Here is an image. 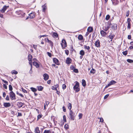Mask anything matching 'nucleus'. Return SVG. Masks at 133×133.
Masks as SVG:
<instances>
[{
    "label": "nucleus",
    "instance_id": "nucleus-1",
    "mask_svg": "<svg viewBox=\"0 0 133 133\" xmlns=\"http://www.w3.org/2000/svg\"><path fill=\"white\" fill-rule=\"evenodd\" d=\"M75 116V113L73 112L72 110H70L69 115V117L72 120H74Z\"/></svg>",
    "mask_w": 133,
    "mask_h": 133
},
{
    "label": "nucleus",
    "instance_id": "nucleus-2",
    "mask_svg": "<svg viewBox=\"0 0 133 133\" xmlns=\"http://www.w3.org/2000/svg\"><path fill=\"white\" fill-rule=\"evenodd\" d=\"M76 84L74 86L73 89L74 90H75L76 92H77L79 91L80 90V89L78 88L79 83L77 81H76Z\"/></svg>",
    "mask_w": 133,
    "mask_h": 133
},
{
    "label": "nucleus",
    "instance_id": "nucleus-3",
    "mask_svg": "<svg viewBox=\"0 0 133 133\" xmlns=\"http://www.w3.org/2000/svg\"><path fill=\"white\" fill-rule=\"evenodd\" d=\"M62 49H64L67 46V44L65 40L63 39L62 40V43H61Z\"/></svg>",
    "mask_w": 133,
    "mask_h": 133
},
{
    "label": "nucleus",
    "instance_id": "nucleus-4",
    "mask_svg": "<svg viewBox=\"0 0 133 133\" xmlns=\"http://www.w3.org/2000/svg\"><path fill=\"white\" fill-rule=\"evenodd\" d=\"M10 97L12 100L15 99V94L12 91L10 92Z\"/></svg>",
    "mask_w": 133,
    "mask_h": 133
},
{
    "label": "nucleus",
    "instance_id": "nucleus-5",
    "mask_svg": "<svg viewBox=\"0 0 133 133\" xmlns=\"http://www.w3.org/2000/svg\"><path fill=\"white\" fill-rule=\"evenodd\" d=\"M28 60L29 61V64L32 67V56L31 54H30L28 55Z\"/></svg>",
    "mask_w": 133,
    "mask_h": 133
},
{
    "label": "nucleus",
    "instance_id": "nucleus-6",
    "mask_svg": "<svg viewBox=\"0 0 133 133\" xmlns=\"http://www.w3.org/2000/svg\"><path fill=\"white\" fill-rule=\"evenodd\" d=\"M95 45L97 47H100V42L98 39H97L95 42Z\"/></svg>",
    "mask_w": 133,
    "mask_h": 133
},
{
    "label": "nucleus",
    "instance_id": "nucleus-7",
    "mask_svg": "<svg viewBox=\"0 0 133 133\" xmlns=\"http://www.w3.org/2000/svg\"><path fill=\"white\" fill-rule=\"evenodd\" d=\"M35 17L34 14L33 13H31L30 14L29 16L26 19L28 18H30V19L34 18Z\"/></svg>",
    "mask_w": 133,
    "mask_h": 133
},
{
    "label": "nucleus",
    "instance_id": "nucleus-8",
    "mask_svg": "<svg viewBox=\"0 0 133 133\" xmlns=\"http://www.w3.org/2000/svg\"><path fill=\"white\" fill-rule=\"evenodd\" d=\"M9 7V6H4L2 9L1 10L2 12L4 13L5 11L6 10V9Z\"/></svg>",
    "mask_w": 133,
    "mask_h": 133
},
{
    "label": "nucleus",
    "instance_id": "nucleus-9",
    "mask_svg": "<svg viewBox=\"0 0 133 133\" xmlns=\"http://www.w3.org/2000/svg\"><path fill=\"white\" fill-rule=\"evenodd\" d=\"M111 25V28L113 29H116L117 28V24H112Z\"/></svg>",
    "mask_w": 133,
    "mask_h": 133
},
{
    "label": "nucleus",
    "instance_id": "nucleus-10",
    "mask_svg": "<svg viewBox=\"0 0 133 133\" xmlns=\"http://www.w3.org/2000/svg\"><path fill=\"white\" fill-rule=\"evenodd\" d=\"M107 24L109 25H107L105 28V31H107L109 28L111 23L110 21H108L107 23Z\"/></svg>",
    "mask_w": 133,
    "mask_h": 133
},
{
    "label": "nucleus",
    "instance_id": "nucleus-11",
    "mask_svg": "<svg viewBox=\"0 0 133 133\" xmlns=\"http://www.w3.org/2000/svg\"><path fill=\"white\" fill-rule=\"evenodd\" d=\"M43 76L44 77V79L45 81L47 80L49 78V76L46 74L45 73L44 74Z\"/></svg>",
    "mask_w": 133,
    "mask_h": 133
},
{
    "label": "nucleus",
    "instance_id": "nucleus-12",
    "mask_svg": "<svg viewBox=\"0 0 133 133\" xmlns=\"http://www.w3.org/2000/svg\"><path fill=\"white\" fill-rule=\"evenodd\" d=\"M100 33L102 37L105 36L107 34V33L106 32L103 30L101 31Z\"/></svg>",
    "mask_w": 133,
    "mask_h": 133
},
{
    "label": "nucleus",
    "instance_id": "nucleus-13",
    "mask_svg": "<svg viewBox=\"0 0 133 133\" xmlns=\"http://www.w3.org/2000/svg\"><path fill=\"white\" fill-rule=\"evenodd\" d=\"M71 59L70 58H67L66 60V63L68 64H69L71 63Z\"/></svg>",
    "mask_w": 133,
    "mask_h": 133
},
{
    "label": "nucleus",
    "instance_id": "nucleus-14",
    "mask_svg": "<svg viewBox=\"0 0 133 133\" xmlns=\"http://www.w3.org/2000/svg\"><path fill=\"white\" fill-rule=\"evenodd\" d=\"M115 35L114 34H111L108 36V37L110 39H111L110 41L112 42V39L115 37Z\"/></svg>",
    "mask_w": 133,
    "mask_h": 133
},
{
    "label": "nucleus",
    "instance_id": "nucleus-15",
    "mask_svg": "<svg viewBox=\"0 0 133 133\" xmlns=\"http://www.w3.org/2000/svg\"><path fill=\"white\" fill-rule=\"evenodd\" d=\"M53 60L54 62L57 65H58L59 64V61L57 58H54L53 59Z\"/></svg>",
    "mask_w": 133,
    "mask_h": 133
},
{
    "label": "nucleus",
    "instance_id": "nucleus-16",
    "mask_svg": "<svg viewBox=\"0 0 133 133\" xmlns=\"http://www.w3.org/2000/svg\"><path fill=\"white\" fill-rule=\"evenodd\" d=\"M4 105L5 108L10 107L11 106L10 103H4Z\"/></svg>",
    "mask_w": 133,
    "mask_h": 133
},
{
    "label": "nucleus",
    "instance_id": "nucleus-17",
    "mask_svg": "<svg viewBox=\"0 0 133 133\" xmlns=\"http://www.w3.org/2000/svg\"><path fill=\"white\" fill-rule=\"evenodd\" d=\"M34 132L35 133H40V131L39 130V128L38 127H37L35 128Z\"/></svg>",
    "mask_w": 133,
    "mask_h": 133
},
{
    "label": "nucleus",
    "instance_id": "nucleus-18",
    "mask_svg": "<svg viewBox=\"0 0 133 133\" xmlns=\"http://www.w3.org/2000/svg\"><path fill=\"white\" fill-rule=\"evenodd\" d=\"M23 103L20 102H18L17 105L18 107L19 108H21L23 106Z\"/></svg>",
    "mask_w": 133,
    "mask_h": 133
},
{
    "label": "nucleus",
    "instance_id": "nucleus-19",
    "mask_svg": "<svg viewBox=\"0 0 133 133\" xmlns=\"http://www.w3.org/2000/svg\"><path fill=\"white\" fill-rule=\"evenodd\" d=\"M59 85L58 84H56L54 85V86L52 87V89L53 90H57V88L58 87Z\"/></svg>",
    "mask_w": 133,
    "mask_h": 133
},
{
    "label": "nucleus",
    "instance_id": "nucleus-20",
    "mask_svg": "<svg viewBox=\"0 0 133 133\" xmlns=\"http://www.w3.org/2000/svg\"><path fill=\"white\" fill-rule=\"evenodd\" d=\"M33 64L36 66L37 68L39 67V64L36 62H33Z\"/></svg>",
    "mask_w": 133,
    "mask_h": 133
},
{
    "label": "nucleus",
    "instance_id": "nucleus-21",
    "mask_svg": "<svg viewBox=\"0 0 133 133\" xmlns=\"http://www.w3.org/2000/svg\"><path fill=\"white\" fill-rule=\"evenodd\" d=\"M37 88H38V90L39 91H42L43 88L41 86H37Z\"/></svg>",
    "mask_w": 133,
    "mask_h": 133
},
{
    "label": "nucleus",
    "instance_id": "nucleus-22",
    "mask_svg": "<svg viewBox=\"0 0 133 133\" xmlns=\"http://www.w3.org/2000/svg\"><path fill=\"white\" fill-rule=\"evenodd\" d=\"M93 30V29L92 27H88L87 29V31L88 32H91Z\"/></svg>",
    "mask_w": 133,
    "mask_h": 133
},
{
    "label": "nucleus",
    "instance_id": "nucleus-23",
    "mask_svg": "<svg viewBox=\"0 0 133 133\" xmlns=\"http://www.w3.org/2000/svg\"><path fill=\"white\" fill-rule=\"evenodd\" d=\"M116 83V82L114 80H112L109 83V85H112Z\"/></svg>",
    "mask_w": 133,
    "mask_h": 133
},
{
    "label": "nucleus",
    "instance_id": "nucleus-24",
    "mask_svg": "<svg viewBox=\"0 0 133 133\" xmlns=\"http://www.w3.org/2000/svg\"><path fill=\"white\" fill-rule=\"evenodd\" d=\"M78 39L79 40H82L83 39V38L82 36L81 35H80L78 36Z\"/></svg>",
    "mask_w": 133,
    "mask_h": 133
},
{
    "label": "nucleus",
    "instance_id": "nucleus-25",
    "mask_svg": "<svg viewBox=\"0 0 133 133\" xmlns=\"http://www.w3.org/2000/svg\"><path fill=\"white\" fill-rule=\"evenodd\" d=\"M82 85L84 87H85L86 85V82L84 79H83L82 80Z\"/></svg>",
    "mask_w": 133,
    "mask_h": 133
},
{
    "label": "nucleus",
    "instance_id": "nucleus-26",
    "mask_svg": "<svg viewBox=\"0 0 133 133\" xmlns=\"http://www.w3.org/2000/svg\"><path fill=\"white\" fill-rule=\"evenodd\" d=\"M42 7L43 8V11L44 12L46 8V6L45 5V4L43 5H42Z\"/></svg>",
    "mask_w": 133,
    "mask_h": 133
},
{
    "label": "nucleus",
    "instance_id": "nucleus-27",
    "mask_svg": "<svg viewBox=\"0 0 133 133\" xmlns=\"http://www.w3.org/2000/svg\"><path fill=\"white\" fill-rule=\"evenodd\" d=\"M30 89L32 91L34 92H36L37 91V89L36 88L33 87H31Z\"/></svg>",
    "mask_w": 133,
    "mask_h": 133
},
{
    "label": "nucleus",
    "instance_id": "nucleus-28",
    "mask_svg": "<svg viewBox=\"0 0 133 133\" xmlns=\"http://www.w3.org/2000/svg\"><path fill=\"white\" fill-rule=\"evenodd\" d=\"M79 54L82 56H83L84 55V52L83 50H81L80 51Z\"/></svg>",
    "mask_w": 133,
    "mask_h": 133
},
{
    "label": "nucleus",
    "instance_id": "nucleus-29",
    "mask_svg": "<svg viewBox=\"0 0 133 133\" xmlns=\"http://www.w3.org/2000/svg\"><path fill=\"white\" fill-rule=\"evenodd\" d=\"M68 109H70V110H71L72 108V105L70 103H69L68 104Z\"/></svg>",
    "mask_w": 133,
    "mask_h": 133
},
{
    "label": "nucleus",
    "instance_id": "nucleus-30",
    "mask_svg": "<svg viewBox=\"0 0 133 133\" xmlns=\"http://www.w3.org/2000/svg\"><path fill=\"white\" fill-rule=\"evenodd\" d=\"M12 74H18V72L15 71V70H13L11 72Z\"/></svg>",
    "mask_w": 133,
    "mask_h": 133
},
{
    "label": "nucleus",
    "instance_id": "nucleus-31",
    "mask_svg": "<svg viewBox=\"0 0 133 133\" xmlns=\"http://www.w3.org/2000/svg\"><path fill=\"white\" fill-rule=\"evenodd\" d=\"M84 47L85 49L89 50L90 49V47L89 46H87L85 45H84Z\"/></svg>",
    "mask_w": 133,
    "mask_h": 133
},
{
    "label": "nucleus",
    "instance_id": "nucleus-32",
    "mask_svg": "<svg viewBox=\"0 0 133 133\" xmlns=\"http://www.w3.org/2000/svg\"><path fill=\"white\" fill-rule=\"evenodd\" d=\"M53 36L54 37H58V34L57 33L54 32L53 33Z\"/></svg>",
    "mask_w": 133,
    "mask_h": 133
},
{
    "label": "nucleus",
    "instance_id": "nucleus-33",
    "mask_svg": "<svg viewBox=\"0 0 133 133\" xmlns=\"http://www.w3.org/2000/svg\"><path fill=\"white\" fill-rule=\"evenodd\" d=\"M127 61V62L130 63H132L133 62V60L130 59H128Z\"/></svg>",
    "mask_w": 133,
    "mask_h": 133
},
{
    "label": "nucleus",
    "instance_id": "nucleus-34",
    "mask_svg": "<svg viewBox=\"0 0 133 133\" xmlns=\"http://www.w3.org/2000/svg\"><path fill=\"white\" fill-rule=\"evenodd\" d=\"M51 131L50 130H45L43 133H50Z\"/></svg>",
    "mask_w": 133,
    "mask_h": 133
},
{
    "label": "nucleus",
    "instance_id": "nucleus-35",
    "mask_svg": "<svg viewBox=\"0 0 133 133\" xmlns=\"http://www.w3.org/2000/svg\"><path fill=\"white\" fill-rule=\"evenodd\" d=\"M110 17V16L109 15H108L106 16L105 18V19L106 20L108 21Z\"/></svg>",
    "mask_w": 133,
    "mask_h": 133
},
{
    "label": "nucleus",
    "instance_id": "nucleus-36",
    "mask_svg": "<svg viewBox=\"0 0 133 133\" xmlns=\"http://www.w3.org/2000/svg\"><path fill=\"white\" fill-rule=\"evenodd\" d=\"M48 43H49L50 45L52 48V47L53 46V43L50 40Z\"/></svg>",
    "mask_w": 133,
    "mask_h": 133
},
{
    "label": "nucleus",
    "instance_id": "nucleus-37",
    "mask_svg": "<svg viewBox=\"0 0 133 133\" xmlns=\"http://www.w3.org/2000/svg\"><path fill=\"white\" fill-rule=\"evenodd\" d=\"M9 90L10 91H12V88L11 85H9Z\"/></svg>",
    "mask_w": 133,
    "mask_h": 133
},
{
    "label": "nucleus",
    "instance_id": "nucleus-38",
    "mask_svg": "<svg viewBox=\"0 0 133 133\" xmlns=\"http://www.w3.org/2000/svg\"><path fill=\"white\" fill-rule=\"evenodd\" d=\"M83 115L81 113H80L79 114L78 117H79V119H81Z\"/></svg>",
    "mask_w": 133,
    "mask_h": 133
},
{
    "label": "nucleus",
    "instance_id": "nucleus-39",
    "mask_svg": "<svg viewBox=\"0 0 133 133\" xmlns=\"http://www.w3.org/2000/svg\"><path fill=\"white\" fill-rule=\"evenodd\" d=\"M76 73H78V70L76 69H74L73 70Z\"/></svg>",
    "mask_w": 133,
    "mask_h": 133
},
{
    "label": "nucleus",
    "instance_id": "nucleus-40",
    "mask_svg": "<svg viewBox=\"0 0 133 133\" xmlns=\"http://www.w3.org/2000/svg\"><path fill=\"white\" fill-rule=\"evenodd\" d=\"M130 13V11L129 10L128 11L126 12V17H128L129 16V14Z\"/></svg>",
    "mask_w": 133,
    "mask_h": 133
},
{
    "label": "nucleus",
    "instance_id": "nucleus-41",
    "mask_svg": "<svg viewBox=\"0 0 133 133\" xmlns=\"http://www.w3.org/2000/svg\"><path fill=\"white\" fill-rule=\"evenodd\" d=\"M122 54L124 55H126L127 54V51H126L122 52Z\"/></svg>",
    "mask_w": 133,
    "mask_h": 133
},
{
    "label": "nucleus",
    "instance_id": "nucleus-42",
    "mask_svg": "<svg viewBox=\"0 0 133 133\" xmlns=\"http://www.w3.org/2000/svg\"><path fill=\"white\" fill-rule=\"evenodd\" d=\"M95 70L93 69H91L90 71V72L91 73L94 74L95 73Z\"/></svg>",
    "mask_w": 133,
    "mask_h": 133
},
{
    "label": "nucleus",
    "instance_id": "nucleus-43",
    "mask_svg": "<svg viewBox=\"0 0 133 133\" xmlns=\"http://www.w3.org/2000/svg\"><path fill=\"white\" fill-rule=\"evenodd\" d=\"M66 87V86L65 85L63 84L62 85V88L63 89H65Z\"/></svg>",
    "mask_w": 133,
    "mask_h": 133
},
{
    "label": "nucleus",
    "instance_id": "nucleus-44",
    "mask_svg": "<svg viewBox=\"0 0 133 133\" xmlns=\"http://www.w3.org/2000/svg\"><path fill=\"white\" fill-rule=\"evenodd\" d=\"M131 24L130 23H128V26H127V28L129 29H130L131 28L130 27Z\"/></svg>",
    "mask_w": 133,
    "mask_h": 133
},
{
    "label": "nucleus",
    "instance_id": "nucleus-45",
    "mask_svg": "<svg viewBox=\"0 0 133 133\" xmlns=\"http://www.w3.org/2000/svg\"><path fill=\"white\" fill-rule=\"evenodd\" d=\"M65 54L67 55H68L69 54V51L68 50H65Z\"/></svg>",
    "mask_w": 133,
    "mask_h": 133
},
{
    "label": "nucleus",
    "instance_id": "nucleus-46",
    "mask_svg": "<svg viewBox=\"0 0 133 133\" xmlns=\"http://www.w3.org/2000/svg\"><path fill=\"white\" fill-rule=\"evenodd\" d=\"M47 36V35H40L38 37L40 38H40H41L42 37H46V36Z\"/></svg>",
    "mask_w": 133,
    "mask_h": 133
},
{
    "label": "nucleus",
    "instance_id": "nucleus-47",
    "mask_svg": "<svg viewBox=\"0 0 133 133\" xmlns=\"http://www.w3.org/2000/svg\"><path fill=\"white\" fill-rule=\"evenodd\" d=\"M109 96V94H108L105 95L104 97V99H106Z\"/></svg>",
    "mask_w": 133,
    "mask_h": 133
},
{
    "label": "nucleus",
    "instance_id": "nucleus-48",
    "mask_svg": "<svg viewBox=\"0 0 133 133\" xmlns=\"http://www.w3.org/2000/svg\"><path fill=\"white\" fill-rule=\"evenodd\" d=\"M63 120L65 122H66V116L65 115H64L63 116Z\"/></svg>",
    "mask_w": 133,
    "mask_h": 133
},
{
    "label": "nucleus",
    "instance_id": "nucleus-49",
    "mask_svg": "<svg viewBox=\"0 0 133 133\" xmlns=\"http://www.w3.org/2000/svg\"><path fill=\"white\" fill-rule=\"evenodd\" d=\"M22 91L23 92H24V93H27V91L23 89V88H22Z\"/></svg>",
    "mask_w": 133,
    "mask_h": 133
},
{
    "label": "nucleus",
    "instance_id": "nucleus-50",
    "mask_svg": "<svg viewBox=\"0 0 133 133\" xmlns=\"http://www.w3.org/2000/svg\"><path fill=\"white\" fill-rule=\"evenodd\" d=\"M2 81L3 82L5 83L6 84H8L7 83H8V82L6 81L4 79H2Z\"/></svg>",
    "mask_w": 133,
    "mask_h": 133
},
{
    "label": "nucleus",
    "instance_id": "nucleus-51",
    "mask_svg": "<svg viewBox=\"0 0 133 133\" xmlns=\"http://www.w3.org/2000/svg\"><path fill=\"white\" fill-rule=\"evenodd\" d=\"M6 99L7 100L9 101V96L8 95L6 96Z\"/></svg>",
    "mask_w": 133,
    "mask_h": 133
},
{
    "label": "nucleus",
    "instance_id": "nucleus-52",
    "mask_svg": "<svg viewBox=\"0 0 133 133\" xmlns=\"http://www.w3.org/2000/svg\"><path fill=\"white\" fill-rule=\"evenodd\" d=\"M3 87L5 89H7V86L5 84H3Z\"/></svg>",
    "mask_w": 133,
    "mask_h": 133
},
{
    "label": "nucleus",
    "instance_id": "nucleus-53",
    "mask_svg": "<svg viewBox=\"0 0 133 133\" xmlns=\"http://www.w3.org/2000/svg\"><path fill=\"white\" fill-rule=\"evenodd\" d=\"M131 21V19L130 18H128L127 19V22L128 23H130V22Z\"/></svg>",
    "mask_w": 133,
    "mask_h": 133
},
{
    "label": "nucleus",
    "instance_id": "nucleus-54",
    "mask_svg": "<svg viewBox=\"0 0 133 133\" xmlns=\"http://www.w3.org/2000/svg\"><path fill=\"white\" fill-rule=\"evenodd\" d=\"M70 68L72 70H74L75 69L74 66L73 65H71L70 66Z\"/></svg>",
    "mask_w": 133,
    "mask_h": 133
},
{
    "label": "nucleus",
    "instance_id": "nucleus-55",
    "mask_svg": "<svg viewBox=\"0 0 133 133\" xmlns=\"http://www.w3.org/2000/svg\"><path fill=\"white\" fill-rule=\"evenodd\" d=\"M49 102L48 101H46L45 104L47 106L49 104Z\"/></svg>",
    "mask_w": 133,
    "mask_h": 133
},
{
    "label": "nucleus",
    "instance_id": "nucleus-56",
    "mask_svg": "<svg viewBox=\"0 0 133 133\" xmlns=\"http://www.w3.org/2000/svg\"><path fill=\"white\" fill-rule=\"evenodd\" d=\"M33 47L34 49L36 50L37 48V45H33Z\"/></svg>",
    "mask_w": 133,
    "mask_h": 133
},
{
    "label": "nucleus",
    "instance_id": "nucleus-57",
    "mask_svg": "<svg viewBox=\"0 0 133 133\" xmlns=\"http://www.w3.org/2000/svg\"><path fill=\"white\" fill-rule=\"evenodd\" d=\"M64 127L66 129H67L68 128V125H64Z\"/></svg>",
    "mask_w": 133,
    "mask_h": 133
},
{
    "label": "nucleus",
    "instance_id": "nucleus-58",
    "mask_svg": "<svg viewBox=\"0 0 133 133\" xmlns=\"http://www.w3.org/2000/svg\"><path fill=\"white\" fill-rule=\"evenodd\" d=\"M63 111L64 112H65L66 111V109L65 107H63Z\"/></svg>",
    "mask_w": 133,
    "mask_h": 133
},
{
    "label": "nucleus",
    "instance_id": "nucleus-59",
    "mask_svg": "<svg viewBox=\"0 0 133 133\" xmlns=\"http://www.w3.org/2000/svg\"><path fill=\"white\" fill-rule=\"evenodd\" d=\"M42 117V116L41 115H39L37 116V118L38 119H39Z\"/></svg>",
    "mask_w": 133,
    "mask_h": 133
},
{
    "label": "nucleus",
    "instance_id": "nucleus-60",
    "mask_svg": "<svg viewBox=\"0 0 133 133\" xmlns=\"http://www.w3.org/2000/svg\"><path fill=\"white\" fill-rule=\"evenodd\" d=\"M128 38L129 39H130L131 38V36L130 35H128Z\"/></svg>",
    "mask_w": 133,
    "mask_h": 133
},
{
    "label": "nucleus",
    "instance_id": "nucleus-61",
    "mask_svg": "<svg viewBox=\"0 0 133 133\" xmlns=\"http://www.w3.org/2000/svg\"><path fill=\"white\" fill-rule=\"evenodd\" d=\"M31 69H30V74H32V67H31Z\"/></svg>",
    "mask_w": 133,
    "mask_h": 133
},
{
    "label": "nucleus",
    "instance_id": "nucleus-62",
    "mask_svg": "<svg viewBox=\"0 0 133 133\" xmlns=\"http://www.w3.org/2000/svg\"><path fill=\"white\" fill-rule=\"evenodd\" d=\"M100 121L101 122H103V118H100Z\"/></svg>",
    "mask_w": 133,
    "mask_h": 133
},
{
    "label": "nucleus",
    "instance_id": "nucleus-63",
    "mask_svg": "<svg viewBox=\"0 0 133 133\" xmlns=\"http://www.w3.org/2000/svg\"><path fill=\"white\" fill-rule=\"evenodd\" d=\"M110 85H109V84H108L107 85H106V86L105 87V89H106L108 87L110 86Z\"/></svg>",
    "mask_w": 133,
    "mask_h": 133
},
{
    "label": "nucleus",
    "instance_id": "nucleus-64",
    "mask_svg": "<svg viewBox=\"0 0 133 133\" xmlns=\"http://www.w3.org/2000/svg\"><path fill=\"white\" fill-rule=\"evenodd\" d=\"M51 82V80H49L47 81V83L48 84H50V83Z\"/></svg>",
    "mask_w": 133,
    "mask_h": 133
}]
</instances>
